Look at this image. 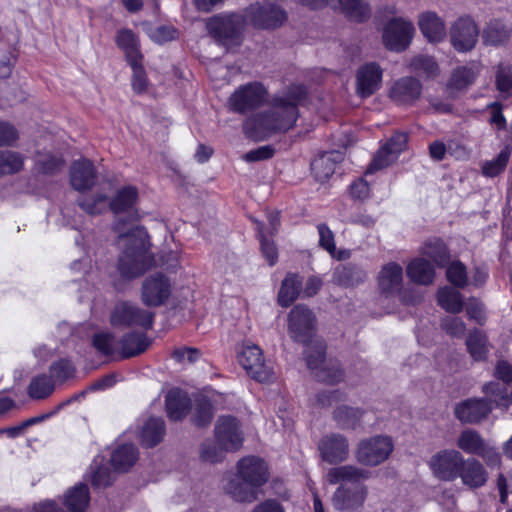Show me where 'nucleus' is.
<instances>
[{"label": "nucleus", "instance_id": "obj_1", "mask_svg": "<svg viewBox=\"0 0 512 512\" xmlns=\"http://www.w3.org/2000/svg\"><path fill=\"white\" fill-rule=\"evenodd\" d=\"M306 94V89L301 85H293L279 92L272 98L267 110L245 121V134L251 139L261 141L273 134L287 132L294 127L299 117L298 106Z\"/></svg>", "mask_w": 512, "mask_h": 512}, {"label": "nucleus", "instance_id": "obj_2", "mask_svg": "<svg viewBox=\"0 0 512 512\" xmlns=\"http://www.w3.org/2000/svg\"><path fill=\"white\" fill-rule=\"evenodd\" d=\"M288 332L294 341L307 345L305 351L307 365L315 371V377L319 381L334 384L342 380L343 372L338 365L325 362L324 343L316 340L313 345H309L316 332V317L308 307L304 305L293 307L288 315Z\"/></svg>", "mask_w": 512, "mask_h": 512}, {"label": "nucleus", "instance_id": "obj_3", "mask_svg": "<svg viewBox=\"0 0 512 512\" xmlns=\"http://www.w3.org/2000/svg\"><path fill=\"white\" fill-rule=\"evenodd\" d=\"M115 229L119 233L118 246L121 249L118 261L120 275L125 279L142 275L154 264L146 230L141 226H134L123 231L120 223L116 224Z\"/></svg>", "mask_w": 512, "mask_h": 512}, {"label": "nucleus", "instance_id": "obj_4", "mask_svg": "<svg viewBox=\"0 0 512 512\" xmlns=\"http://www.w3.org/2000/svg\"><path fill=\"white\" fill-rule=\"evenodd\" d=\"M237 476L242 481L230 480L224 487L227 494L238 502L251 503L258 498L257 489L269 478L267 463L257 456H246L237 463Z\"/></svg>", "mask_w": 512, "mask_h": 512}, {"label": "nucleus", "instance_id": "obj_5", "mask_svg": "<svg viewBox=\"0 0 512 512\" xmlns=\"http://www.w3.org/2000/svg\"><path fill=\"white\" fill-rule=\"evenodd\" d=\"M485 398H470L459 402L454 409L456 418L462 423L475 424L487 418L494 407L507 409L511 405L509 390L498 381L482 387Z\"/></svg>", "mask_w": 512, "mask_h": 512}, {"label": "nucleus", "instance_id": "obj_6", "mask_svg": "<svg viewBox=\"0 0 512 512\" xmlns=\"http://www.w3.org/2000/svg\"><path fill=\"white\" fill-rule=\"evenodd\" d=\"M394 444L389 436L376 435L361 439L354 450L355 460L366 467H376L391 455Z\"/></svg>", "mask_w": 512, "mask_h": 512}, {"label": "nucleus", "instance_id": "obj_7", "mask_svg": "<svg viewBox=\"0 0 512 512\" xmlns=\"http://www.w3.org/2000/svg\"><path fill=\"white\" fill-rule=\"evenodd\" d=\"M238 361L247 374L258 382L270 383L275 379L272 366L266 363L262 350L255 344H243Z\"/></svg>", "mask_w": 512, "mask_h": 512}, {"label": "nucleus", "instance_id": "obj_8", "mask_svg": "<svg viewBox=\"0 0 512 512\" xmlns=\"http://www.w3.org/2000/svg\"><path fill=\"white\" fill-rule=\"evenodd\" d=\"M247 22L246 14H219L207 22L209 33L222 44L237 42Z\"/></svg>", "mask_w": 512, "mask_h": 512}, {"label": "nucleus", "instance_id": "obj_9", "mask_svg": "<svg viewBox=\"0 0 512 512\" xmlns=\"http://www.w3.org/2000/svg\"><path fill=\"white\" fill-rule=\"evenodd\" d=\"M463 458L456 449H441L429 458L427 465L436 479L452 482L459 476Z\"/></svg>", "mask_w": 512, "mask_h": 512}, {"label": "nucleus", "instance_id": "obj_10", "mask_svg": "<svg viewBox=\"0 0 512 512\" xmlns=\"http://www.w3.org/2000/svg\"><path fill=\"white\" fill-rule=\"evenodd\" d=\"M414 34L415 27L411 21L395 17L383 29V43L387 49L401 52L408 48Z\"/></svg>", "mask_w": 512, "mask_h": 512}, {"label": "nucleus", "instance_id": "obj_11", "mask_svg": "<svg viewBox=\"0 0 512 512\" xmlns=\"http://www.w3.org/2000/svg\"><path fill=\"white\" fill-rule=\"evenodd\" d=\"M267 90L259 82L240 86L229 97L228 105L234 112L245 113L260 106L266 99Z\"/></svg>", "mask_w": 512, "mask_h": 512}, {"label": "nucleus", "instance_id": "obj_12", "mask_svg": "<svg viewBox=\"0 0 512 512\" xmlns=\"http://www.w3.org/2000/svg\"><path fill=\"white\" fill-rule=\"evenodd\" d=\"M246 18L254 27L275 29L287 20V12L279 5L263 6L259 3L250 5L246 10Z\"/></svg>", "mask_w": 512, "mask_h": 512}, {"label": "nucleus", "instance_id": "obj_13", "mask_svg": "<svg viewBox=\"0 0 512 512\" xmlns=\"http://www.w3.org/2000/svg\"><path fill=\"white\" fill-rule=\"evenodd\" d=\"M154 314L141 309L134 304L121 302L117 304L111 314L113 326H139L149 329L153 324Z\"/></svg>", "mask_w": 512, "mask_h": 512}, {"label": "nucleus", "instance_id": "obj_14", "mask_svg": "<svg viewBox=\"0 0 512 512\" xmlns=\"http://www.w3.org/2000/svg\"><path fill=\"white\" fill-rule=\"evenodd\" d=\"M478 36L479 29L474 20L469 16L459 17L451 24L450 40L458 52L472 50L478 41Z\"/></svg>", "mask_w": 512, "mask_h": 512}, {"label": "nucleus", "instance_id": "obj_15", "mask_svg": "<svg viewBox=\"0 0 512 512\" xmlns=\"http://www.w3.org/2000/svg\"><path fill=\"white\" fill-rule=\"evenodd\" d=\"M172 285L163 274H154L147 277L142 283L141 300L149 307H158L170 297Z\"/></svg>", "mask_w": 512, "mask_h": 512}, {"label": "nucleus", "instance_id": "obj_16", "mask_svg": "<svg viewBox=\"0 0 512 512\" xmlns=\"http://www.w3.org/2000/svg\"><path fill=\"white\" fill-rule=\"evenodd\" d=\"M215 438L222 449L238 450L244 441L239 421L231 416L220 417L215 426Z\"/></svg>", "mask_w": 512, "mask_h": 512}, {"label": "nucleus", "instance_id": "obj_17", "mask_svg": "<svg viewBox=\"0 0 512 512\" xmlns=\"http://www.w3.org/2000/svg\"><path fill=\"white\" fill-rule=\"evenodd\" d=\"M407 140L408 136L405 133L399 132L394 134L388 143L381 147L374 156L372 163L367 169V173H373L392 164L406 148Z\"/></svg>", "mask_w": 512, "mask_h": 512}, {"label": "nucleus", "instance_id": "obj_18", "mask_svg": "<svg viewBox=\"0 0 512 512\" xmlns=\"http://www.w3.org/2000/svg\"><path fill=\"white\" fill-rule=\"evenodd\" d=\"M382 83V69L377 63L371 62L362 65L356 74V92L366 98L374 94Z\"/></svg>", "mask_w": 512, "mask_h": 512}, {"label": "nucleus", "instance_id": "obj_19", "mask_svg": "<svg viewBox=\"0 0 512 512\" xmlns=\"http://www.w3.org/2000/svg\"><path fill=\"white\" fill-rule=\"evenodd\" d=\"M319 451L323 460L329 463H340L348 458L349 444L341 434L324 436L319 443Z\"/></svg>", "mask_w": 512, "mask_h": 512}, {"label": "nucleus", "instance_id": "obj_20", "mask_svg": "<svg viewBox=\"0 0 512 512\" xmlns=\"http://www.w3.org/2000/svg\"><path fill=\"white\" fill-rule=\"evenodd\" d=\"M418 26L422 35L430 43H441L447 37L444 20L435 12L426 11L418 16Z\"/></svg>", "mask_w": 512, "mask_h": 512}, {"label": "nucleus", "instance_id": "obj_21", "mask_svg": "<svg viewBox=\"0 0 512 512\" xmlns=\"http://www.w3.org/2000/svg\"><path fill=\"white\" fill-rule=\"evenodd\" d=\"M422 92L421 83L413 77L397 80L390 90L391 99L399 105L412 104L419 99Z\"/></svg>", "mask_w": 512, "mask_h": 512}, {"label": "nucleus", "instance_id": "obj_22", "mask_svg": "<svg viewBox=\"0 0 512 512\" xmlns=\"http://www.w3.org/2000/svg\"><path fill=\"white\" fill-rule=\"evenodd\" d=\"M403 285V269L394 262L382 267L378 275V286L381 293L392 296L399 293Z\"/></svg>", "mask_w": 512, "mask_h": 512}, {"label": "nucleus", "instance_id": "obj_23", "mask_svg": "<svg viewBox=\"0 0 512 512\" xmlns=\"http://www.w3.org/2000/svg\"><path fill=\"white\" fill-rule=\"evenodd\" d=\"M96 181V173L91 161H74L70 168V183L77 191L91 189Z\"/></svg>", "mask_w": 512, "mask_h": 512}, {"label": "nucleus", "instance_id": "obj_24", "mask_svg": "<svg viewBox=\"0 0 512 512\" xmlns=\"http://www.w3.org/2000/svg\"><path fill=\"white\" fill-rule=\"evenodd\" d=\"M458 478L463 485L475 489L482 487L487 481V472L475 458H463Z\"/></svg>", "mask_w": 512, "mask_h": 512}, {"label": "nucleus", "instance_id": "obj_25", "mask_svg": "<svg viewBox=\"0 0 512 512\" xmlns=\"http://www.w3.org/2000/svg\"><path fill=\"white\" fill-rule=\"evenodd\" d=\"M17 36L13 31L0 30V78H7L15 59Z\"/></svg>", "mask_w": 512, "mask_h": 512}, {"label": "nucleus", "instance_id": "obj_26", "mask_svg": "<svg viewBox=\"0 0 512 512\" xmlns=\"http://www.w3.org/2000/svg\"><path fill=\"white\" fill-rule=\"evenodd\" d=\"M366 495L367 490L365 487L349 489L340 486L333 496V505L337 510L355 509L364 503Z\"/></svg>", "mask_w": 512, "mask_h": 512}, {"label": "nucleus", "instance_id": "obj_27", "mask_svg": "<svg viewBox=\"0 0 512 512\" xmlns=\"http://www.w3.org/2000/svg\"><path fill=\"white\" fill-rule=\"evenodd\" d=\"M370 476L371 473L364 468L355 465H343L331 468L327 472L325 480L329 484H336L340 481L358 482L367 480Z\"/></svg>", "mask_w": 512, "mask_h": 512}, {"label": "nucleus", "instance_id": "obj_28", "mask_svg": "<svg viewBox=\"0 0 512 512\" xmlns=\"http://www.w3.org/2000/svg\"><path fill=\"white\" fill-rule=\"evenodd\" d=\"M406 272L410 280L419 285H430L435 278L434 266L424 258L413 259Z\"/></svg>", "mask_w": 512, "mask_h": 512}, {"label": "nucleus", "instance_id": "obj_29", "mask_svg": "<svg viewBox=\"0 0 512 512\" xmlns=\"http://www.w3.org/2000/svg\"><path fill=\"white\" fill-rule=\"evenodd\" d=\"M341 159V154L335 151L325 152L311 162V170L315 178L324 181L333 175L336 163Z\"/></svg>", "mask_w": 512, "mask_h": 512}, {"label": "nucleus", "instance_id": "obj_30", "mask_svg": "<svg viewBox=\"0 0 512 512\" xmlns=\"http://www.w3.org/2000/svg\"><path fill=\"white\" fill-rule=\"evenodd\" d=\"M150 342L143 333H127L119 340V354L123 358L133 357L144 352Z\"/></svg>", "mask_w": 512, "mask_h": 512}, {"label": "nucleus", "instance_id": "obj_31", "mask_svg": "<svg viewBox=\"0 0 512 512\" xmlns=\"http://www.w3.org/2000/svg\"><path fill=\"white\" fill-rule=\"evenodd\" d=\"M115 41L117 46L125 53L129 63H135L136 60L142 59L139 40L132 30H119L116 34Z\"/></svg>", "mask_w": 512, "mask_h": 512}, {"label": "nucleus", "instance_id": "obj_32", "mask_svg": "<svg viewBox=\"0 0 512 512\" xmlns=\"http://www.w3.org/2000/svg\"><path fill=\"white\" fill-rule=\"evenodd\" d=\"M365 279V271L353 265H339L333 272V281L344 287L356 286Z\"/></svg>", "mask_w": 512, "mask_h": 512}, {"label": "nucleus", "instance_id": "obj_33", "mask_svg": "<svg viewBox=\"0 0 512 512\" xmlns=\"http://www.w3.org/2000/svg\"><path fill=\"white\" fill-rule=\"evenodd\" d=\"M89 502V490L85 484L75 485L64 495V503L70 512H84Z\"/></svg>", "mask_w": 512, "mask_h": 512}, {"label": "nucleus", "instance_id": "obj_34", "mask_svg": "<svg viewBox=\"0 0 512 512\" xmlns=\"http://www.w3.org/2000/svg\"><path fill=\"white\" fill-rule=\"evenodd\" d=\"M190 408V399L180 390H171L166 398V409L170 419L180 420Z\"/></svg>", "mask_w": 512, "mask_h": 512}, {"label": "nucleus", "instance_id": "obj_35", "mask_svg": "<svg viewBox=\"0 0 512 512\" xmlns=\"http://www.w3.org/2000/svg\"><path fill=\"white\" fill-rule=\"evenodd\" d=\"M138 459V450L133 444L119 445L111 455V464L117 471L125 472Z\"/></svg>", "mask_w": 512, "mask_h": 512}, {"label": "nucleus", "instance_id": "obj_36", "mask_svg": "<svg viewBox=\"0 0 512 512\" xmlns=\"http://www.w3.org/2000/svg\"><path fill=\"white\" fill-rule=\"evenodd\" d=\"M335 3L351 20L362 22L370 16V8L364 0H330L329 5L334 6Z\"/></svg>", "mask_w": 512, "mask_h": 512}, {"label": "nucleus", "instance_id": "obj_37", "mask_svg": "<svg viewBox=\"0 0 512 512\" xmlns=\"http://www.w3.org/2000/svg\"><path fill=\"white\" fill-rule=\"evenodd\" d=\"M165 426L161 418H149L141 429V442L146 447H153L157 445L164 436Z\"/></svg>", "mask_w": 512, "mask_h": 512}, {"label": "nucleus", "instance_id": "obj_38", "mask_svg": "<svg viewBox=\"0 0 512 512\" xmlns=\"http://www.w3.org/2000/svg\"><path fill=\"white\" fill-rule=\"evenodd\" d=\"M302 286L301 278L296 274H288L282 281L279 293L278 303L282 307H288L298 297Z\"/></svg>", "mask_w": 512, "mask_h": 512}, {"label": "nucleus", "instance_id": "obj_39", "mask_svg": "<svg viewBox=\"0 0 512 512\" xmlns=\"http://www.w3.org/2000/svg\"><path fill=\"white\" fill-rule=\"evenodd\" d=\"M138 199V190L133 186L120 189L110 202V208L115 214L129 212Z\"/></svg>", "mask_w": 512, "mask_h": 512}, {"label": "nucleus", "instance_id": "obj_40", "mask_svg": "<svg viewBox=\"0 0 512 512\" xmlns=\"http://www.w3.org/2000/svg\"><path fill=\"white\" fill-rule=\"evenodd\" d=\"M363 414L364 412L359 408L340 405L334 410L333 418L339 427L355 429L359 425Z\"/></svg>", "mask_w": 512, "mask_h": 512}, {"label": "nucleus", "instance_id": "obj_41", "mask_svg": "<svg viewBox=\"0 0 512 512\" xmlns=\"http://www.w3.org/2000/svg\"><path fill=\"white\" fill-rule=\"evenodd\" d=\"M421 253L431 259L438 267L446 265L450 258L445 243L437 238L428 240L422 247Z\"/></svg>", "mask_w": 512, "mask_h": 512}, {"label": "nucleus", "instance_id": "obj_42", "mask_svg": "<svg viewBox=\"0 0 512 512\" xmlns=\"http://www.w3.org/2000/svg\"><path fill=\"white\" fill-rule=\"evenodd\" d=\"M438 304L447 312L457 314L463 310V300L459 291L451 287L440 288L437 293Z\"/></svg>", "mask_w": 512, "mask_h": 512}, {"label": "nucleus", "instance_id": "obj_43", "mask_svg": "<svg viewBox=\"0 0 512 512\" xmlns=\"http://www.w3.org/2000/svg\"><path fill=\"white\" fill-rule=\"evenodd\" d=\"M484 445L485 441L481 435L471 429L462 431L457 439V447L467 454L478 455Z\"/></svg>", "mask_w": 512, "mask_h": 512}, {"label": "nucleus", "instance_id": "obj_44", "mask_svg": "<svg viewBox=\"0 0 512 512\" xmlns=\"http://www.w3.org/2000/svg\"><path fill=\"white\" fill-rule=\"evenodd\" d=\"M429 153L432 159L441 161L444 159L446 153L455 156L456 158H462L467 155L464 147L450 142L445 145L442 141H434L429 145Z\"/></svg>", "mask_w": 512, "mask_h": 512}, {"label": "nucleus", "instance_id": "obj_45", "mask_svg": "<svg viewBox=\"0 0 512 512\" xmlns=\"http://www.w3.org/2000/svg\"><path fill=\"white\" fill-rule=\"evenodd\" d=\"M54 390V384L47 375L34 377L28 387V394L32 399H43L48 397Z\"/></svg>", "mask_w": 512, "mask_h": 512}, {"label": "nucleus", "instance_id": "obj_46", "mask_svg": "<svg viewBox=\"0 0 512 512\" xmlns=\"http://www.w3.org/2000/svg\"><path fill=\"white\" fill-rule=\"evenodd\" d=\"M476 76L477 71L473 67H460L452 73L449 85L455 90H463L475 81Z\"/></svg>", "mask_w": 512, "mask_h": 512}, {"label": "nucleus", "instance_id": "obj_47", "mask_svg": "<svg viewBox=\"0 0 512 512\" xmlns=\"http://www.w3.org/2000/svg\"><path fill=\"white\" fill-rule=\"evenodd\" d=\"M466 345L469 353L475 360H482L485 358L488 351V344L487 338L482 332H472L467 338Z\"/></svg>", "mask_w": 512, "mask_h": 512}, {"label": "nucleus", "instance_id": "obj_48", "mask_svg": "<svg viewBox=\"0 0 512 512\" xmlns=\"http://www.w3.org/2000/svg\"><path fill=\"white\" fill-rule=\"evenodd\" d=\"M511 151L508 147H505L497 155L496 158L486 161L482 165V172L487 177H495L504 171L508 160L510 158Z\"/></svg>", "mask_w": 512, "mask_h": 512}, {"label": "nucleus", "instance_id": "obj_49", "mask_svg": "<svg viewBox=\"0 0 512 512\" xmlns=\"http://www.w3.org/2000/svg\"><path fill=\"white\" fill-rule=\"evenodd\" d=\"M23 167V158L14 151H0V175L16 173Z\"/></svg>", "mask_w": 512, "mask_h": 512}, {"label": "nucleus", "instance_id": "obj_50", "mask_svg": "<svg viewBox=\"0 0 512 512\" xmlns=\"http://www.w3.org/2000/svg\"><path fill=\"white\" fill-rule=\"evenodd\" d=\"M93 346L103 355L119 353V341L110 333H99L93 337Z\"/></svg>", "mask_w": 512, "mask_h": 512}, {"label": "nucleus", "instance_id": "obj_51", "mask_svg": "<svg viewBox=\"0 0 512 512\" xmlns=\"http://www.w3.org/2000/svg\"><path fill=\"white\" fill-rule=\"evenodd\" d=\"M91 483L95 487H106L111 484L112 476L108 468L101 467L97 459L90 466Z\"/></svg>", "mask_w": 512, "mask_h": 512}, {"label": "nucleus", "instance_id": "obj_52", "mask_svg": "<svg viewBox=\"0 0 512 512\" xmlns=\"http://www.w3.org/2000/svg\"><path fill=\"white\" fill-rule=\"evenodd\" d=\"M269 235H266V232L262 229L261 226L258 227V237L260 241V247L263 256L266 258L270 266H273L278 259V252L276 245L273 241L268 239Z\"/></svg>", "mask_w": 512, "mask_h": 512}, {"label": "nucleus", "instance_id": "obj_53", "mask_svg": "<svg viewBox=\"0 0 512 512\" xmlns=\"http://www.w3.org/2000/svg\"><path fill=\"white\" fill-rule=\"evenodd\" d=\"M447 279L456 287H464L467 284L466 267L460 261L452 262L446 271Z\"/></svg>", "mask_w": 512, "mask_h": 512}, {"label": "nucleus", "instance_id": "obj_54", "mask_svg": "<svg viewBox=\"0 0 512 512\" xmlns=\"http://www.w3.org/2000/svg\"><path fill=\"white\" fill-rule=\"evenodd\" d=\"M74 374V366L69 360L61 359L53 363L50 367L51 378L58 381H64Z\"/></svg>", "mask_w": 512, "mask_h": 512}, {"label": "nucleus", "instance_id": "obj_55", "mask_svg": "<svg viewBox=\"0 0 512 512\" xmlns=\"http://www.w3.org/2000/svg\"><path fill=\"white\" fill-rule=\"evenodd\" d=\"M410 66L416 71H422L427 76H433L438 70L435 60L430 56L419 55L414 57Z\"/></svg>", "mask_w": 512, "mask_h": 512}, {"label": "nucleus", "instance_id": "obj_56", "mask_svg": "<svg viewBox=\"0 0 512 512\" xmlns=\"http://www.w3.org/2000/svg\"><path fill=\"white\" fill-rule=\"evenodd\" d=\"M317 230L319 233V246L326 250L330 255H335L336 244L333 232L324 223L319 224L317 226Z\"/></svg>", "mask_w": 512, "mask_h": 512}, {"label": "nucleus", "instance_id": "obj_57", "mask_svg": "<svg viewBox=\"0 0 512 512\" xmlns=\"http://www.w3.org/2000/svg\"><path fill=\"white\" fill-rule=\"evenodd\" d=\"M226 452L230 451L222 449V447L219 446L217 442L205 443L201 448L200 455L203 461L216 463L224 458Z\"/></svg>", "mask_w": 512, "mask_h": 512}, {"label": "nucleus", "instance_id": "obj_58", "mask_svg": "<svg viewBox=\"0 0 512 512\" xmlns=\"http://www.w3.org/2000/svg\"><path fill=\"white\" fill-rule=\"evenodd\" d=\"M441 326L453 337H461L466 330L465 323L459 317L455 316L445 317L442 320Z\"/></svg>", "mask_w": 512, "mask_h": 512}, {"label": "nucleus", "instance_id": "obj_59", "mask_svg": "<svg viewBox=\"0 0 512 512\" xmlns=\"http://www.w3.org/2000/svg\"><path fill=\"white\" fill-rule=\"evenodd\" d=\"M200 357V351L192 347H178L172 352V358L178 363H194Z\"/></svg>", "mask_w": 512, "mask_h": 512}, {"label": "nucleus", "instance_id": "obj_60", "mask_svg": "<svg viewBox=\"0 0 512 512\" xmlns=\"http://www.w3.org/2000/svg\"><path fill=\"white\" fill-rule=\"evenodd\" d=\"M140 61L141 60H136L135 63H129L133 70L132 87L138 93L143 92L147 87L145 71L140 64Z\"/></svg>", "mask_w": 512, "mask_h": 512}, {"label": "nucleus", "instance_id": "obj_61", "mask_svg": "<svg viewBox=\"0 0 512 512\" xmlns=\"http://www.w3.org/2000/svg\"><path fill=\"white\" fill-rule=\"evenodd\" d=\"M79 205L88 214H100L106 207V196L97 195L93 199L79 200Z\"/></svg>", "mask_w": 512, "mask_h": 512}, {"label": "nucleus", "instance_id": "obj_62", "mask_svg": "<svg viewBox=\"0 0 512 512\" xmlns=\"http://www.w3.org/2000/svg\"><path fill=\"white\" fill-rule=\"evenodd\" d=\"M36 162L40 169L45 173H53L54 171L60 169L64 164L60 157L50 154L39 155Z\"/></svg>", "mask_w": 512, "mask_h": 512}, {"label": "nucleus", "instance_id": "obj_63", "mask_svg": "<svg viewBox=\"0 0 512 512\" xmlns=\"http://www.w3.org/2000/svg\"><path fill=\"white\" fill-rule=\"evenodd\" d=\"M496 84L499 91L510 93L512 90V71L509 67L499 66Z\"/></svg>", "mask_w": 512, "mask_h": 512}, {"label": "nucleus", "instance_id": "obj_64", "mask_svg": "<svg viewBox=\"0 0 512 512\" xmlns=\"http://www.w3.org/2000/svg\"><path fill=\"white\" fill-rule=\"evenodd\" d=\"M177 30L172 26H159L150 33V38L156 43H165L175 39Z\"/></svg>", "mask_w": 512, "mask_h": 512}]
</instances>
